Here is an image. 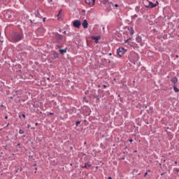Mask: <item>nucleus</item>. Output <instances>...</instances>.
Masks as SVG:
<instances>
[{"mask_svg": "<svg viewBox=\"0 0 179 179\" xmlns=\"http://www.w3.org/2000/svg\"><path fill=\"white\" fill-rule=\"evenodd\" d=\"M115 8H118V4L115 5Z\"/></svg>", "mask_w": 179, "mask_h": 179, "instance_id": "26", "label": "nucleus"}, {"mask_svg": "<svg viewBox=\"0 0 179 179\" xmlns=\"http://www.w3.org/2000/svg\"><path fill=\"white\" fill-rule=\"evenodd\" d=\"M0 36H1V33H0Z\"/></svg>", "mask_w": 179, "mask_h": 179, "instance_id": "54", "label": "nucleus"}, {"mask_svg": "<svg viewBox=\"0 0 179 179\" xmlns=\"http://www.w3.org/2000/svg\"><path fill=\"white\" fill-rule=\"evenodd\" d=\"M82 12H83V13H85V12H86V10H82Z\"/></svg>", "mask_w": 179, "mask_h": 179, "instance_id": "32", "label": "nucleus"}, {"mask_svg": "<svg viewBox=\"0 0 179 179\" xmlns=\"http://www.w3.org/2000/svg\"><path fill=\"white\" fill-rule=\"evenodd\" d=\"M62 47V46L59 45H56V48L59 50V51L60 54H62V55H64V54H65L66 52V49H61Z\"/></svg>", "mask_w": 179, "mask_h": 179, "instance_id": "5", "label": "nucleus"}, {"mask_svg": "<svg viewBox=\"0 0 179 179\" xmlns=\"http://www.w3.org/2000/svg\"><path fill=\"white\" fill-rule=\"evenodd\" d=\"M84 144L86 145V142H85Z\"/></svg>", "mask_w": 179, "mask_h": 179, "instance_id": "48", "label": "nucleus"}, {"mask_svg": "<svg viewBox=\"0 0 179 179\" xmlns=\"http://www.w3.org/2000/svg\"><path fill=\"white\" fill-rule=\"evenodd\" d=\"M20 171H22V168H20Z\"/></svg>", "mask_w": 179, "mask_h": 179, "instance_id": "43", "label": "nucleus"}, {"mask_svg": "<svg viewBox=\"0 0 179 179\" xmlns=\"http://www.w3.org/2000/svg\"><path fill=\"white\" fill-rule=\"evenodd\" d=\"M93 97H94L95 99H96V100H100V96L97 95V94L94 93L93 94Z\"/></svg>", "mask_w": 179, "mask_h": 179, "instance_id": "14", "label": "nucleus"}, {"mask_svg": "<svg viewBox=\"0 0 179 179\" xmlns=\"http://www.w3.org/2000/svg\"><path fill=\"white\" fill-rule=\"evenodd\" d=\"M157 3H159V2H158V1H157Z\"/></svg>", "mask_w": 179, "mask_h": 179, "instance_id": "50", "label": "nucleus"}, {"mask_svg": "<svg viewBox=\"0 0 179 179\" xmlns=\"http://www.w3.org/2000/svg\"><path fill=\"white\" fill-rule=\"evenodd\" d=\"M108 179H113V178H111V177H108Z\"/></svg>", "mask_w": 179, "mask_h": 179, "instance_id": "35", "label": "nucleus"}, {"mask_svg": "<svg viewBox=\"0 0 179 179\" xmlns=\"http://www.w3.org/2000/svg\"><path fill=\"white\" fill-rule=\"evenodd\" d=\"M10 99L11 100H13V96H10Z\"/></svg>", "mask_w": 179, "mask_h": 179, "instance_id": "27", "label": "nucleus"}, {"mask_svg": "<svg viewBox=\"0 0 179 179\" xmlns=\"http://www.w3.org/2000/svg\"><path fill=\"white\" fill-rule=\"evenodd\" d=\"M136 41L138 43V44H141L142 43V38H141V37L137 36L136 38Z\"/></svg>", "mask_w": 179, "mask_h": 179, "instance_id": "13", "label": "nucleus"}, {"mask_svg": "<svg viewBox=\"0 0 179 179\" xmlns=\"http://www.w3.org/2000/svg\"><path fill=\"white\" fill-rule=\"evenodd\" d=\"M111 5H113V3H110Z\"/></svg>", "mask_w": 179, "mask_h": 179, "instance_id": "51", "label": "nucleus"}, {"mask_svg": "<svg viewBox=\"0 0 179 179\" xmlns=\"http://www.w3.org/2000/svg\"><path fill=\"white\" fill-rule=\"evenodd\" d=\"M22 117H23V118H26V115L22 114Z\"/></svg>", "mask_w": 179, "mask_h": 179, "instance_id": "23", "label": "nucleus"}, {"mask_svg": "<svg viewBox=\"0 0 179 179\" xmlns=\"http://www.w3.org/2000/svg\"><path fill=\"white\" fill-rule=\"evenodd\" d=\"M45 17L43 18V22H45Z\"/></svg>", "mask_w": 179, "mask_h": 179, "instance_id": "36", "label": "nucleus"}, {"mask_svg": "<svg viewBox=\"0 0 179 179\" xmlns=\"http://www.w3.org/2000/svg\"><path fill=\"white\" fill-rule=\"evenodd\" d=\"M6 127H9V123L7 124Z\"/></svg>", "mask_w": 179, "mask_h": 179, "instance_id": "37", "label": "nucleus"}, {"mask_svg": "<svg viewBox=\"0 0 179 179\" xmlns=\"http://www.w3.org/2000/svg\"><path fill=\"white\" fill-rule=\"evenodd\" d=\"M171 81L172 82V83H173V85H176V83H177V82H178V79L177 78H173Z\"/></svg>", "mask_w": 179, "mask_h": 179, "instance_id": "10", "label": "nucleus"}, {"mask_svg": "<svg viewBox=\"0 0 179 179\" xmlns=\"http://www.w3.org/2000/svg\"><path fill=\"white\" fill-rule=\"evenodd\" d=\"M59 31L61 33V29H59Z\"/></svg>", "mask_w": 179, "mask_h": 179, "instance_id": "44", "label": "nucleus"}, {"mask_svg": "<svg viewBox=\"0 0 179 179\" xmlns=\"http://www.w3.org/2000/svg\"><path fill=\"white\" fill-rule=\"evenodd\" d=\"M178 171H179V169L178 168L173 169V173H178Z\"/></svg>", "mask_w": 179, "mask_h": 179, "instance_id": "18", "label": "nucleus"}, {"mask_svg": "<svg viewBox=\"0 0 179 179\" xmlns=\"http://www.w3.org/2000/svg\"><path fill=\"white\" fill-rule=\"evenodd\" d=\"M50 58L52 59H57V58H58V53H57V52H53L51 55H50Z\"/></svg>", "mask_w": 179, "mask_h": 179, "instance_id": "6", "label": "nucleus"}, {"mask_svg": "<svg viewBox=\"0 0 179 179\" xmlns=\"http://www.w3.org/2000/svg\"><path fill=\"white\" fill-rule=\"evenodd\" d=\"M15 96H17V92H15V94H13V97H15Z\"/></svg>", "mask_w": 179, "mask_h": 179, "instance_id": "22", "label": "nucleus"}, {"mask_svg": "<svg viewBox=\"0 0 179 179\" xmlns=\"http://www.w3.org/2000/svg\"><path fill=\"white\" fill-rule=\"evenodd\" d=\"M55 40L56 43H58V44H62L63 41H64V38L63 36L58 34V33H55Z\"/></svg>", "mask_w": 179, "mask_h": 179, "instance_id": "1", "label": "nucleus"}, {"mask_svg": "<svg viewBox=\"0 0 179 179\" xmlns=\"http://www.w3.org/2000/svg\"><path fill=\"white\" fill-rule=\"evenodd\" d=\"M62 16V10H60L59 11V13L57 15V17H61Z\"/></svg>", "mask_w": 179, "mask_h": 179, "instance_id": "17", "label": "nucleus"}, {"mask_svg": "<svg viewBox=\"0 0 179 179\" xmlns=\"http://www.w3.org/2000/svg\"><path fill=\"white\" fill-rule=\"evenodd\" d=\"M36 125H38V123H36Z\"/></svg>", "mask_w": 179, "mask_h": 179, "instance_id": "46", "label": "nucleus"}, {"mask_svg": "<svg viewBox=\"0 0 179 179\" xmlns=\"http://www.w3.org/2000/svg\"><path fill=\"white\" fill-rule=\"evenodd\" d=\"M175 164H177V162H175Z\"/></svg>", "mask_w": 179, "mask_h": 179, "instance_id": "47", "label": "nucleus"}, {"mask_svg": "<svg viewBox=\"0 0 179 179\" xmlns=\"http://www.w3.org/2000/svg\"><path fill=\"white\" fill-rule=\"evenodd\" d=\"M155 6H157V4H154L153 3L150 2L149 6H147V8H155Z\"/></svg>", "mask_w": 179, "mask_h": 179, "instance_id": "12", "label": "nucleus"}, {"mask_svg": "<svg viewBox=\"0 0 179 179\" xmlns=\"http://www.w3.org/2000/svg\"><path fill=\"white\" fill-rule=\"evenodd\" d=\"M103 87L104 88H106V87H107V86H106V85H103Z\"/></svg>", "mask_w": 179, "mask_h": 179, "instance_id": "34", "label": "nucleus"}, {"mask_svg": "<svg viewBox=\"0 0 179 179\" xmlns=\"http://www.w3.org/2000/svg\"><path fill=\"white\" fill-rule=\"evenodd\" d=\"M35 170H37V168H35Z\"/></svg>", "mask_w": 179, "mask_h": 179, "instance_id": "49", "label": "nucleus"}, {"mask_svg": "<svg viewBox=\"0 0 179 179\" xmlns=\"http://www.w3.org/2000/svg\"><path fill=\"white\" fill-rule=\"evenodd\" d=\"M173 90H174V92H176V93H178L179 90H178V88H177V86L174 85Z\"/></svg>", "mask_w": 179, "mask_h": 179, "instance_id": "16", "label": "nucleus"}, {"mask_svg": "<svg viewBox=\"0 0 179 179\" xmlns=\"http://www.w3.org/2000/svg\"><path fill=\"white\" fill-rule=\"evenodd\" d=\"M19 134H20L22 135V134H24V131L22 129H20Z\"/></svg>", "mask_w": 179, "mask_h": 179, "instance_id": "20", "label": "nucleus"}, {"mask_svg": "<svg viewBox=\"0 0 179 179\" xmlns=\"http://www.w3.org/2000/svg\"><path fill=\"white\" fill-rule=\"evenodd\" d=\"M90 167H92V165L89 163H85V166H83V169H90Z\"/></svg>", "mask_w": 179, "mask_h": 179, "instance_id": "11", "label": "nucleus"}, {"mask_svg": "<svg viewBox=\"0 0 179 179\" xmlns=\"http://www.w3.org/2000/svg\"><path fill=\"white\" fill-rule=\"evenodd\" d=\"M50 115H54V113H50Z\"/></svg>", "mask_w": 179, "mask_h": 179, "instance_id": "25", "label": "nucleus"}, {"mask_svg": "<svg viewBox=\"0 0 179 179\" xmlns=\"http://www.w3.org/2000/svg\"><path fill=\"white\" fill-rule=\"evenodd\" d=\"M136 152H138L137 150H135L134 152L136 153Z\"/></svg>", "mask_w": 179, "mask_h": 179, "instance_id": "42", "label": "nucleus"}, {"mask_svg": "<svg viewBox=\"0 0 179 179\" xmlns=\"http://www.w3.org/2000/svg\"><path fill=\"white\" fill-rule=\"evenodd\" d=\"M63 33L64 34H66V31H64Z\"/></svg>", "mask_w": 179, "mask_h": 179, "instance_id": "29", "label": "nucleus"}, {"mask_svg": "<svg viewBox=\"0 0 179 179\" xmlns=\"http://www.w3.org/2000/svg\"><path fill=\"white\" fill-rule=\"evenodd\" d=\"M125 52H127V50H125L124 48H119L117 49V55L120 57H122Z\"/></svg>", "mask_w": 179, "mask_h": 179, "instance_id": "3", "label": "nucleus"}, {"mask_svg": "<svg viewBox=\"0 0 179 179\" xmlns=\"http://www.w3.org/2000/svg\"><path fill=\"white\" fill-rule=\"evenodd\" d=\"M109 55H111V53H110Z\"/></svg>", "mask_w": 179, "mask_h": 179, "instance_id": "53", "label": "nucleus"}, {"mask_svg": "<svg viewBox=\"0 0 179 179\" xmlns=\"http://www.w3.org/2000/svg\"><path fill=\"white\" fill-rule=\"evenodd\" d=\"M83 99L85 100V99H86V96H85V97L83 98Z\"/></svg>", "mask_w": 179, "mask_h": 179, "instance_id": "40", "label": "nucleus"}, {"mask_svg": "<svg viewBox=\"0 0 179 179\" xmlns=\"http://www.w3.org/2000/svg\"><path fill=\"white\" fill-rule=\"evenodd\" d=\"M8 14H9V12H8V13H7V15H8Z\"/></svg>", "mask_w": 179, "mask_h": 179, "instance_id": "52", "label": "nucleus"}, {"mask_svg": "<svg viewBox=\"0 0 179 179\" xmlns=\"http://www.w3.org/2000/svg\"><path fill=\"white\" fill-rule=\"evenodd\" d=\"M16 146H20V143L17 144Z\"/></svg>", "mask_w": 179, "mask_h": 179, "instance_id": "30", "label": "nucleus"}, {"mask_svg": "<svg viewBox=\"0 0 179 179\" xmlns=\"http://www.w3.org/2000/svg\"><path fill=\"white\" fill-rule=\"evenodd\" d=\"M100 38H101V36H92V39L95 40L96 44H97V43H99V40H100Z\"/></svg>", "mask_w": 179, "mask_h": 179, "instance_id": "8", "label": "nucleus"}, {"mask_svg": "<svg viewBox=\"0 0 179 179\" xmlns=\"http://www.w3.org/2000/svg\"><path fill=\"white\" fill-rule=\"evenodd\" d=\"M48 1L50 2H52V0H48Z\"/></svg>", "mask_w": 179, "mask_h": 179, "instance_id": "28", "label": "nucleus"}, {"mask_svg": "<svg viewBox=\"0 0 179 179\" xmlns=\"http://www.w3.org/2000/svg\"><path fill=\"white\" fill-rule=\"evenodd\" d=\"M48 80H50V78H48Z\"/></svg>", "mask_w": 179, "mask_h": 179, "instance_id": "45", "label": "nucleus"}, {"mask_svg": "<svg viewBox=\"0 0 179 179\" xmlns=\"http://www.w3.org/2000/svg\"><path fill=\"white\" fill-rule=\"evenodd\" d=\"M85 3L90 5V6H93L94 5V0H85Z\"/></svg>", "mask_w": 179, "mask_h": 179, "instance_id": "7", "label": "nucleus"}, {"mask_svg": "<svg viewBox=\"0 0 179 179\" xmlns=\"http://www.w3.org/2000/svg\"><path fill=\"white\" fill-rule=\"evenodd\" d=\"M5 120H8V116H6V117H5Z\"/></svg>", "mask_w": 179, "mask_h": 179, "instance_id": "31", "label": "nucleus"}, {"mask_svg": "<svg viewBox=\"0 0 179 179\" xmlns=\"http://www.w3.org/2000/svg\"><path fill=\"white\" fill-rule=\"evenodd\" d=\"M129 34H131V36H132V34H134V28L131 27L129 29Z\"/></svg>", "mask_w": 179, "mask_h": 179, "instance_id": "15", "label": "nucleus"}, {"mask_svg": "<svg viewBox=\"0 0 179 179\" xmlns=\"http://www.w3.org/2000/svg\"><path fill=\"white\" fill-rule=\"evenodd\" d=\"M80 124V121H77V122H76V127H78V125H79Z\"/></svg>", "mask_w": 179, "mask_h": 179, "instance_id": "21", "label": "nucleus"}, {"mask_svg": "<svg viewBox=\"0 0 179 179\" xmlns=\"http://www.w3.org/2000/svg\"><path fill=\"white\" fill-rule=\"evenodd\" d=\"M12 40H13L14 41H20V40H22V34L15 33L12 36Z\"/></svg>", "mask_w": 179, "mask_h": 179, "instance_id": "2", "label": "nucleus"}, {"mask_svg": "<svg viewBox=\"0 0 179 179\" xmlns=\"http://www.w3.org/2000/svg\"><path fill=\"white\" fill-rule=\"evenodd\" d=\"M132 141H133L132 139H130V140H129V142H132Z\"/></svg>", "mask_w": 179, "mask_h": 179, "instance_id": "38", "label": "nucleus"}, {"mask_svg": "<svg viewBox=\"0 0 179 179\" xmlns=\"http://www.w3.org/2000/svg\"><path fill=\"white\" fill-rule=\"evenodd\" d=\"M43 30H44V29H43V27H40V28L38 29V31H39V33L43 32Z\"/></svg>", "mask_w": 179, "mask_h": 179, "instance_id": "19", "label": "nucleus"}, {"mask_svg": "<svg viewBox=\"0 0 179 179\" xmlns=\"http://www.w3.org/2000/svg\"><path fill=\"white\" fill-rule=\"evenodd\" d=\"M146 176H148V172L145 173L144 177H146Z\"/></svg>", "mask_w": 179, "mask_h": 179, "instance_id": "24", "label": "nucleus"}, {"mask_svg": "<svg viewBox=\"0 0 179 179\" xmlns=\"http://www.w3.org/2000/svg\"><path fill=\"white\" fill-rule=\"evenodd\" d=\"M28 128H30V124H28Z\"/></svg>", "mask_w": 179, "mask_h": 179, "instance_id": "41", "label": "nucleus"}, {"mask_svg": "<svg viewBox=\"0 0 179 179\" xmlns=\"http://www.w3.org/2000/svg\"><path fill=\"white\" fill-rule=\"evenodd\" d=\"M64 41H66V38H64Z\"/></svg>", "mask_w": 179, "mask_h": 179, "instance_id": "33", "label": "nucleus"}, {"mask_svg": "<svg viewBox=\"0 0 179 179\" xmlns=\"http://www.w3.org/2000/svg\"><path fill=\"white\" fill-rule=\"evenodd\" d=\"M81 25L82 22L80 20H76L73 22V26L77 29H80Z\"/></svg>", "mask_w": 179, "mask_h": 179, "instance_id": "4", "label": "nucleus"}, {"mask_svg": "<svg viewBox=\"0 0 179 179\" xmlns=\"http://www.w3.org/2000/svg\"><path fill=\"white\" fill-rule=\"evenodd\" d=\"M82 24H83V27L84 29H87V27L89 26V23H87V20H84Z\"/></svg>", "mask_w": 179, "mask_h": 179, "instance_id": "9", "label": "nucleus"}, {"mask_svg": "<svg viewBox=\"0 0 179 179\" xmlns=\"http://www.w3.org/2000/svg\"><path fill=\"white\" fill-rule=\"evenodd\" d=\"M161 176H164V173H162Z\"/></svg>", "mask_w": 179, "mask_h": 179, "instance_id": "39", "label": "nucleus"}]
</instances>
